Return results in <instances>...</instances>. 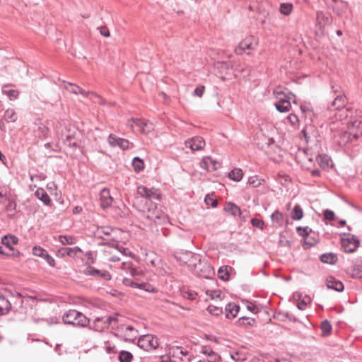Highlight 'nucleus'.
<instances>
[{"label": "nucleus", "mask_w": 362, "mask_h": 362, "mask_svg": "<svg viewBox=\"0 0 362 362\" xmlns=\"http://www.w3.org/2000/svg\"><path fill=\"white\" fill-rule=\"evenodd\" d=\"M185 145L192 151H199L204 147L205 141L202 137L195 136L186 141Z\"/></svg>", "instance_id": "f3484780"}, {"label": "nucleus", "mask_w": 362, "mask_h": 362, "mask_svg": "<svg viewBox=\"0 0 362 362\" xmlns=\"http://www.w3.org/2000/svg\"><path fill=\"white\" fill-rule=\"evenodd\" d=\"M169 354L173 362H190V356L187 351L181 346H173L170 349Z\"/></svg>", "instance_id": "9b49d317"}, {"label": "nucleus", "mask_w": 362, "mask_h": 362, "mask_svg": "<svg viewBox=\"0 0 362 362\" xmlns=\"http://www.w3.org/2000/svg\"><path fill=\"white\" fill-rule=\"evenodd\" d=\"M310 230H311L308 226H306V227L298 226L296 228V231H297L298 234L302 237H305V236L308 235Z\"/></svg>", "instance_id": "5fc2aeb1"}, {"label": "nucleus", "mask_w": 362, "mask_h": 362, "mask_svg": "<svg viewBox=\"0 0 362 362\" xmlns=\"http://www.w3.org/2000/svg\"><path fill=\"white\" fill-rule=\"evenodd\" d=\"M287 120L293 126H295L296 124H297L299 121L298 116L295 114H290L287 117Z\"/></svg>", "instance_id": "052dcab7"}, {"label": "nucleus", "mask_w": 362, "mask_h": 362, "mask_svg": "<svg viewBox=\"0 0 362 362\" xmlns=\"http://www.w3.org/2000/svg\"><path fill=\"white\" fill-rule=\"evenodd\" d=\"M320 260L324 263L334 264L337 261V257L334 253H326L320 256Z\"/></svg>", "instance_id": "72a5a7b5"}, {"label": "nucleus", "mask_w": 362, "mask_h": 362, "mask_svg": "<svg viewBox=\"0 0 362 362\" xmlns=\"http://www.w3.org/2000/svg\"><path fill=\"white\" fill-rule=\"evenodd\" d=\"M137 288L148 293H154L156 291L154 286L148 283L138 284Z\"/></svg>", "instance_id": "8fccbe9b"}, {"label": "nucleus", "mask_w": 362, "mask_h": 362, "mask_svg": "<svg viewBox=\"0 0 362 362\" xmlns=\"http://www.w3.org/2000/svg\"><path fill=\"white\" fill-rule=\"evenodd\" d=\"M293 9V6L291 3H281L279 6V11L281 14L288 16H289Z\"/></svg>", "instance_id": "473e14b6"}, {"label": "nucleus", "mask_w": 362, "mask_h": 362, "mask_svg": "<svg viewBox=\"0 0 362 362\" xmlns=\"http://www.w3.org/2000/svg\"><path fill=\"white\" fill-rule=\"evenodd\" d=\"M2 93L7 95L10 100H16L18 97V91L15 89H9L8 86H5L2 88Z\"/></svg>", "instance_id": "4c0bfd02"}, {"label": "nucleus", "mask_w": 362, "mask_h": 362, "mask_svg": "<svg viewBox=\"0 0 362 362\" xmlns=\"http://www.w3.org/2000/svg\"><path fill=\"white\" fill-rule=\"evenodd\" d=\"M264 180L258 178L257 176L250 177L247 183L253 187H257L262 185Z\"/></svg>", "instance_id": "09e8293b"}, {"label": "nucleus", "mask_w": 362, "mask_h": 362, "mask_svg": "<svg viewBox=\"0 0 362 362\" xmlns=\"http://www.w3.org/2000/svg\"><path fill=\"white\" fill-rule=\"evenodd\" d=\"M322 335H329L332 331V325L327 320H324L321 324Z\"/></svg>", "instance_id": "de8ad7c7"}, {"label": "nucleus", "mask_w": 362, "mask_h": 362, "mask_svg": "<svg viewBox=\"0 0 362 362\" xmlns=\"http://www.w3.org/2000/svg\"><path fill=\"white\" fill-rule=\"evenodd\" d=\"M120 268L127 274L136 278L139 276V272L133 266L132 262H124L121 264Z\"/></svg>", "instance_id": "4be33fe9"}, {"label": "nucleus", "mask_w": 362, "mask_h": 362, "mask_svg": "<svg viewBox=\"0 0 362 362\" xmlns=\"http://www.w3.org/2000/svg\"><path fill=\"white\" fill-rule=\"evenodd\" d=\"M346 104V98L344 95H337L334 100L332 101L331 105H328L329 110H341L344 109ZM347 112V110H342V112L339 113V115L337 116L339 117V119L340 121H342L343 118H346L347 117V114L346 113Z\"/></svg>", "instance_id": "9d476101"}, {"label": "nucleus", "mask_w": 362, "mask_h": 362, "mask_svg": "<svg viewBox=\"0 0 362 362\" xmlns=\"http://www.w3.org/2000/svg\"><path fill=\"white\" fill-rule=\"evenodd\" d=\"M346 128L352 134V137L357 139L362 135V117H351L346 122Z\"/></svg>", "instance_id": "1a4fd4ad"}, {"label": "nucleus", "mask_w": 362, "mask_h": 362, "mask_svg": "<svg viewBox=\"0 0 362 362\" xmlns=\"http://www.w3.org/2000/svg\"><path fill=\"white\" fill-rule=\"evenodd\" d=\"M331 4L334 11L338 16H344L348 10V4L342 0H332Z\"/></svg>", "instance_id": "6ab92c4d"}, {"label": "nucleus", "mask_w": 362, "mask_h": 362, "mask_svg": "<svg viewBox=\"0 0 362 362\" xmlns=\"http://www.w3.org/2000/svg\"><path fill=\"white\" fill-rule=\"evenodd\" d=\"M332 18L329 15L325 14L322 11H317L316 17V25L322 30L325 25L331 23Z\"/></svg>", "instance_id": "aec40b11"}, {"label": "nucleus", "mask_w": 362, "mask_h": 362, "mask_svg": "<svg viewBox=\"0 0 362 362\" xmlns=\"http://www.w3.org/2000/svg\"><path fill=\"white\" fill-rule=\"evenodd\" d=\"M274 95L278 100L275 103L276 110L280 112H286L289 111L291 104L290 97L286 95L284 92L278 90H274Z\"/></svg>", "instance_id": "423d86ee"}, {"label": "nucleus", "mask_w": 362, "mask_h": 362, "mask_svg": "<svg viewBox=\"0 0 362 362\" xmlns=\"http://www.w3.org/2000/svg\"><path fill=\"white\" fill-rule=\"evenodd\" d=\"M187 260L185 262L187 267L189 268L191 271H194V268H196L198 264L202 262V259L199 255L189 253L187 255Z\"/></svg>", "instance_id": "412c9836"}, {"label": "nucleus", "mask_w": 362, "mask_h": 362, "mask_svg": "<svg viewBox=\"0 0 362 362\" xmlns=\"http://www.w3.org/2000/svg\"><path fill=\"white\" fill-rule=\"evenodd\" d=\"M204 90L205 87L204 86H199L194 89L193 95L201 98L203 95Z\"/></svg>", "instance_id": "680f3d73"}, {"label": "nucleus", "mask_w": 362, "mask_h": 362, "mask_svg": "<svg viewBox=\"0 0 362 362\" xmlns=\"http://www.w3.org/2000/svg\"><path fill=\"white\" fill-rule=\"evenodd\" d=\"M126 318L123 316L120 323H116L117 325L115 328L121 336H122L127 341H132L138 336V331L132 325L125 324Z\"/></svg>", "instance_id": "39448f33"}, {"label": "nucleus", "mask_w": 362, "mask_h": 362, "mask_svg": "<svg viewBox=\"0 0 362 362\" xmlns=\"http://www.w3.org/2000/svg\"><path fill=\"white\" fill-rule=\"evenodd\" d=\"M153 130V123L148 122V121H145L144 120V122L142 124V126L140 129V132L142 134H148L149 132H151V131Z\"/></svg>", "instance_id": "a18cd8bd"}, {"label": "nucleus", "mask_w": 362, "mask_h": 362, "mask_svg": "<svg viewBox=\"0 0 362 362\" xmlns=\"http://www.w3.org/2000/svg\"><path fill=\"white\" fill-rule=\"evenodd\" d=\"M143 122L144 119L132 117L127 121V125L133 131L140 132Z\"/></svg>", "instance_id": "c756f323"}, {"label": "nucleus", "mask_w": 362, "mask_h": 362, "mask_svg": "<svg viewBox=\"0 0 362 362\" xmlns=\"http://www.w3.org/2000/svg\"><path fill=\"white\" fill-rule=\"evenodd\" d=\"M251 224L252 226L258 228L261 230H263L264 226V223L262 220L255 218L251 219Z\"/></svg>", "instance_id": "4d7b16f0"}, {"label": "nucleus", "mask_w": 362, "mask_h": 362, "mask_svg": "<svg viewBox=\"0 0 362 362\" xmlns=\"http://www.w3.org/2000/svg\"><path fill=\"white\" fill-rule=\"evenodd\" d=\"M271 218H272V221L273 222V223L274 224V226L276 227H279L281 226H282L284 221V214L279 211H275L272 215H271Z\"/></svg>", "instance_id": "7c9ffc66"}, {"label": "nucleus", "mask_w": 362, "mask_h": 362, "mask_svg": "<svg viewBox=\"0 0 362 362\" xmlns=\"http://www.w3.org/2000/svg\"><path fill=\"white\" fill-rule=\"evenodd\" d=\"M206 295L209 296L211 299H222V293L220 290H208L206 291Z\"/></svg>", "instance_id": "3c124183"}, {"label": "nucleus", "mask_w": 362, "mask_h": 362, "mask_svg": "<svg viewBox=\"0 0 362 362\" xmlns=\"http://www.w3.org/2000/svg\"><path fill=\"white\" fill-rule=\"evenodd\" d=\"M33 253L35 256L44 258L47 255V252L41 247L35 246L33 249Z\"/></svg>", "instance_id": "603ef678"}, {"label": "nucleus", "mask_w": 362, "mask_h": 362, "mask_svg": "<svg viewBox=\"0 0 362 362\" xmlns=\"http://www.w3.org/2000/svg\"><path fill=\"white\" fill-rule=\"evenodd\" d=\"M59 241L62 245H74L76 243V238L71 235H59Z\"/></svg>", "instance_id": "37998d69"}, {"label": "nucleus", "mask_w": 362, "mask_h": 362, "mask_svg": "<svg viewBox=\"0 0 362 362\" xmlns=\"http://www.w3.org/2000/svg\"><path fill=\"white\" fill-rule=\"evenodd\" d=\"M207 310L211 314L214 315H218L223 312L221 308H219L214 305H209Z\"/></svg>", "instance_id": "864d4df0"}, {"label": "nucleus", "mask_w": 362, "mask_h": 362, "mask_svg": "<svg viewBox=\"0 0 362 362\" xmlns=\"http://www.w3.org/2000/svg\"><path fill=\"white\" fill-rule=\"evenodd\" d=\"M0 255H5L6 256L11 255L9 251L5 248L4 245L0 246Z\"/></svg>", "instance_id": "774afa93"}, {"label": "nucleus", "mask_w": 362, "mask_h": 362, "mask_svg": "<svg viewBox=\"0 0 362 362\" xmlns=\"http://www.w3.org/2000/svg\"><path fill=\"white\" fill-rule=\"evenodd\" d=\"M105 344H106L105 351H106L107 354H110V356H115V354L117 353V349H116L115 346L112 345L108 341L106 342Z\"/></svg>", "instance_id": "6e6d98bb"}, {"label": "nucleus", "mask_w": 362, "mask_h": 362, "mask_svg": "<svg viewBox=\"0 0 362 362\" xmlns=\"http://www.w3.org/2000/svg\"><path fill=\"white\" fill-rule=\"evenodd\" d=\"M98 29L100 30V33L102 35H103L104 37H110V31L106 27H100V28H98Z\"/></svg>", "instance_id": "69168bd1"}, {"label": "nucleus", "mask_w": 362, "mask_h": 362, "mask_svg": "<svg viewBox=\"0 0 362 362\" xmlns=\"http://www.w3.org/2000/svg\"><path fill=\"white\" fill-rule=\"evenodd\" d=\"M11 307L10 301L5 296L0 294V315L6 314Z\"/></svg>", "instance_id": "cd10ccee"}, {"label": "nucleus", "mask_w": 362, "mask_h": 362, "mask_svg": "<svg viewBox=\"0 0 362 362\" xmlns=\"http://www.w3.org/2000/svg\"><path fill=\"white\" fill-rule=\"evenodd\" d=\"M132 166L136 172H140L144 169V164L141 158L135 157L132 160Z\"/></svg>", "instance_id": "c03bdc74"}, {"label": "nucleus", "mask_w": 362, "mask_h": 362, "mask_svg": "<svg viewBox=\"0 0 362 362\" xmlns=\"http://www.w3.org/2000/svg\"><path fill=\"white\" fill-rule=\"evenodd\" d=\"M35 196L39 199L41 202H42L45 205L49 206L51 204V199L45 192V190L42 188H39L36 190L35 193Z\"/></svg>", "instance_id": "c85d7f7f"}, {"label": "nucleus", "mask_w": 362, "mask_h": 362, "mask_svg": "<svg viewBox=\"0 0 362 362\" xmlns=\"http://www.w3.org/2000/svg\"><path fill=\"white\" fill-rule=\"evenodd\" d=\"M344 126L345 123L342 121L333 122L330 126L331 130L335 132L334 138L336 141L341 146L352 141V134H350V132Z\"/></svg>", "instance_id": "7ed1b4c3"}, {"label": "nucleus", "mask_w": 362, "mask_h": 362, "mask_svg": "<svg viewBox=\"0 0 362 362\" xmlns=\"http://www.w3.org/2000/svg\"><path fill=\"white\" fill-rule=\"evenodd\" d=\"M137 195L134 205L139 211L142 212L144 217L156 224L160 225L168 222L166 214L152 202V200L160 198V193L158 189L139 186Z\"/></svg>", "instance_id": "f257e3e1"}, {"label": "nucleus", "mask_w": 362, "mask_h": 362, "mask_svg": "<svg viewBox=\"0 0 362 362\" xmlns=\"http://www.w3.org/2000/svg\"><path fill=\"white\" fill-rule=\"evenodd\" d=\"M243 173L240 168H235L228 174L229 178L236 182L240 181L243 178Z\"/></svg>", "instance_id": "e433bc0d"}, {"label": "nucleus", "mask_w": 362, "mask_h": 362, "mask_svg": "<svg viewBox=\"0 0 362 362\" xmlns=\"http://www.w3.org/2000/svg\"><path fill=\"white\" fill-rule=\"evenodd\" d=\"M239 306L233 303H228L225 308L226 316L227 318H234L239 312Z\"/></svg>", "instance_id": "bb28decb"}, {"label": "nucleus", "mask_w": 362, "mask_h": 362, "mask_svg": "<svg viewBox=\"0 0 362 362\" xmlns=\"http://www.w3.org/2000/svg\"><path fill=\"white\" fill-rule=\"evenodd\" d=\"M257 40L254 36H247L239 43L235 52L239 55L243 53L250 54V51L254 50L257 46Z\"/></svg>", "instance_id": "0eeeda50"}, {"label": "nucleus", "mask_w": 362, "mask_h": 362, "mask_svg": "<svg viewBox=\"0 0 362 362\" xmlns=\"http://www.w3.org/2000/svg\"><path fill=\"white\" fill-rule=\"evenodd\" d=\"M193 272L202 278H209L210 275L214 273L212 267L205 260H202L198 266L194 268Z\"/></svg>", "instance_id": "f8f14e48"}, {"label": "nucleus", "mask_w": 362, "mask_h": 362, "mask_svg": "<svg viewBox=\"0 0 362 362\" xmlns=\"http://www.w3.org/2000/svg\"><path fill=\"white\" fill-rule=\"evenodd\" d=\"M359 245V240L354 237H347L341 239V247L346 252H354Z\"/></svg>", "instance_id": "ddd939ff"}, {"label": "nucleus", "mask_w": 362, "mask_h": 362, "mask_svg": "<svg viewBox=\"0 0 362 362\" xmlns=\"http://www.w3.org/2000/svg\"><path fill=\"white\" fill-rule=\"evenodd\" d=\"M218 163L210 157H204L200 162L202 168L207 171H214L217 169Z\"/></svg>", "instance_id": "5701e85b"}, {"label": "nucleus", "mask_w": 362, "mask_h": 362, "mask_svg": "<svg viewBox=\"0 0 362 362\" xmlns=\"http://www.w3.org/2000/svg\"><path fill=\"white\" fill-rule=\"evenodd\" d=\"M100 206L103 209L110 207L112 204L113 199L110 195V190L107 188H103L100 193Z\"/></svg>", "instance_id": "a211bd4d"}, {"label": "nucleus", "mask_w": 362, "mask_h": 362, "mask_svg": "<svg viewBox=\"0 0 362 362\" xmlns=\"http://www.w3.org/2000/svg\"><path fill=\"white\" fill-rule=\"evenodd\" d=\"M62 320L65 324L82 327H86L90 322L88 317L76 310H69L66 312L63 315Z\"/></svg>", "instance_id": "20e7f679"}, {"label": "nucleus", "mask_w": 362, "mask_h": 362, "mask_svg": "<svg viewBox=\"0 0 362 362\" xmlns=\"http://www.w3.org/2000/svg\"><path fill=\"white\" fill-rule=\"evenodd\" d=\"M137 344L141 349L150 351L155 350L158 346V341L153 335L145 334L139 337Z\"/></svg>", "instance_id": "6e6552de"}, {"label": "nucleus", "mask_w": 362, "mask_h": 362, "mask_svg": "<svg viewBox=\"0 0 362 362\" xmlns=\"http://www.w3.org/2000/svg\"><path fill=\"white\" fill-rule=\"evenodd\" d=\"M122 281L125 286H131V287H134V288H137L138 284H139V283L134 282L129 278H124Z\"/></svg>", "instance_id": "0e129e2a"}, {"label": "nucleus", "mask_w": 362, "mask_h": 362, "mask_svg": "<svg viewBox=\"0 0 362 362\" xmlns=\"http://www.w3.org/2000/svg\"><path fill=\"white\" fill-rule=\"evenodd\" d=\"M303 209L299 205H296L291 211V218L293 220H300L303 218Z\"/></svg>", "instance_id": "ea45409f"}, {"label": "nucleus", "mask_w": 362, "mask_h": 362, "mask_svg": "<svg viewBox=\"0 0 362 362\" xmlns=\"http://www.w3.org/2000/svg\"><path fill=\"white\" fill-rule=\"evenodd\" d=\"M115 230L109 226H103L98 228L95 232V235L98 238L103 240H113L112 233Z\"/></svg>", "instance_id": "2eb2a0df"}, {"label": "nucleus", "mask_w": 362, "mask_h": 362, "mask_svg": "<svg viewBox=\"0 0 362 362\" xmlns=\"http://www.w3.org/2000/svg\"><path fill=\"white\" fill-rule=\"evenodd\" d=\"M150 264L155 269V272L159 275H164L166 271L162 267V261L159 257H154L148 260Z\"/></svg>", "instance_id": "393cba45"}, {"label": "nucleus", "mask_w": 362, "mask_h": 362, "mask_svg": "<svg viewBox=\"0 0 362 362\" xmlns=\"http://www.w3.org/2000/svg\"><path fill=\"white\" fill-rule=\"evenodd\" d=\"M133 355L127 351H121L119 354V362H132Z\"/></svg>", "instance_id": "79ce46f5"}, {"label": "nucleus", "mask_w": 362, "mask_h": 362, "mask_svg": "<svg viewBox=\"0 0 362 362\" xmlns=\"http://www.w3.org/2000/svg\"><path fill=\"white\" fill-rule=\"evenodd\" d=\"M59 252L62 253V255L66 254L68 256L71 257H77L78 253L82 252V250L78 247H74L62 248V250H59Z\"/></svg>", "instance_id": "2f4dec72"}, {"label": "nucleus", "mask_w": 362, "mask_h": 362, "mask_svg": "<svg viewBox=\"0 0 362 362\" xmlns=\"http://www.w3.org/2000/svg\"><path fill=\"white\" fill-rule=\"evenodd\" d=\"M63 82L65 83L64 88L73 94H75V95L81 94L86 97H88V95L91 94V95H95V97L96 98L99 99V97L97 95H95L93 93L86 92L84 90L81 89L79 86H78L74 83H66L65 81H63Z\"/></svg>", "instance_id": "dca6fc26"}, {"label": "nucleus", "mask_w": 362, "mask_h": 362, "mask_svg": "<svg viewBox=\"0 0 362 362\" xmlns=\"http://www.w3.org/2000/svg\"><path fill=\"white\" fill-rule=\"evenodd\" d=\"M2 245L7 249L11 254L13 250V246L18 243V238L13 235H5L1 239Z\"/></svg>", "instance_id": "b1692460"}, {"label": "nucleus", "mask_w": 362, "mask_h": 362, "mask_svg": "<svg viewBox=\"0 0 362 362\" xmlns=\"http://www.w3.org/2000/svg\"><path fill=\"white\" fill-rule=\"evenodd\" d=\"M108 143L111 146L115 147L118 146L122 150L128 149L130 145L128 140L117 137L112 134H110L108 136Z\"/></svg>", "instance_id": "4468645a"}, {"label": "nucleus", "mask_w": 362, "mask_h": 362, "mask_svg": "<svg viewBox=\"0 0 362 362\" xmlns=\"http://www.w3.org/2000/svg\"><path fill=\"white\" fill-rule=\"evenodd\" d=\"M324 218L327 221H332L335 219V214L333 211L330 209H326L323 212Z\"/></svg>", "instance_id": "13d9d810"}, {"label": "nucleus", "mask_w": 362, "mask_h": 362, "mask_svg": "<svg viewBox=\"0 0 362 362\" xmlns=\"http://www.w3.org/2000/svg\"><path fill=\"white\" fill-rule=\"evenodd\" d=\"M225 210L230 213L234 216L240 214V209L233 203L227 204L225 206Z\"/></svg>", "instance_id": "58836bf2"}, {"label": "nucleus", "mask_w": 362, "mask_h": 362, "mask_svg": "<svg viewBox=\"0 0 362 362\" xmlns=\"http://www.w3.org/2000/svg\"><path fill=\"white\" fill-rule=\"evenodd\" d=\"M231 270L230 267L223 266L219 268L218 270V276L219 279L227 281L229 279L230 274L229 271Z\"/></svg>", "instance_id": "c9c22d12"}, {"label": "nucleus", "mask_w": 362, "mask_h": 362, "mask_svg": "<svg viewBox=\"0 0 362 362\" xmlns=\"http://www.w3.org/2000/svg\"><path fill=\"white\" fill-rule=\"evenodd\" d=\"M319 165L323 168H329L332 165V161L327 155L319 156L317 158Z\"/></svg>", "instance_id": "f704fd0d"}, {"label": "nucleus", "mask_w": 362, "mask_h": 362, "mask_svg": "<svg viewBox=\"0 0 362 362\" xmlns=\"http://www.w3.org/2000/svg\"><path fill=\"white\" fill-rule=\"evenodd\" d=\"M327 286L329 289H333L339 292L342 291L344 288L342 282L335 279L332 276L327 279Z\"/></svg>", "instance_id": "a878e982"}, {"label": "nucleus", "mask_w": 362, "mask_h": 362, "mask_svg": "<svg viewBox=\"0 0 362 362\" xmlns=\"http://www.w3.org/2000/svg\"><path fill=\"white\" fill-rule=\"evenodd\" d=\"M230 356L235 361H245L247 359L246 354L240 351L231 352Z\"/></svg>", "instance_id": "49530a36"}, {"label": "nucleus", "mask_w": 362, "mask_h": 362, "mask_svg": "<svg viewBox=\"0 0 362 362\" xmlns=\"http://www.w3.org/2000/svg\"><path fill=\"white\" fill-rule=\"evenodd\" d=\"M4 119L8 122H14L17 120L18 117L13 109H8L4 113Z\"/></svg>", "instance_id": "a19ab883"}, {"label": "nucleus", "mask_w": 362, "mask_h": 362, "mask_svg": "<svg viewBox=\"0 0 362 362\" xmlns=\"http://www.w3.org/2000/svg\"><path fill=\"white\" fill-rule=\"evenodd\" d=\"M204 201L207 205H210L212 207H216L218 204L217 201L212 198L211 197H210L209 194L206 196Z\"/></svg>", "instance_id": "e2e57ef3"}, {"label": "nucleus", "mask_w": 362, "mask_h": 362, "mask_svg": "<svg viewBox=\"0 0 362 362\" xmlns=\"http://www.w3.org/2000/svg\"><path fill=\"white\" fill-rule=\"evenodd\" d=\"M45 259H46L47 262L50 265L51 267H54L55 265V261L53 259L52 257H51L48 253L47 255L44 257Z\"/></svg>", "instance_id": "338daca9"}, {"label": "nucleus", "mask_w": 362, "mask_h": 362, "mask_svg": "<svg viewBox=\"0 0 362 362\" xmlns=\"http://www.w3.org/2000/svg\"><path fill=\"white\" fill-rule=\"evenodd\" d=\"M310 302V298L306 297L303 298V300H300L297 303V307L300 310H304L306 308L308 303Z\"/></svg>", "instance_id": "bf43d9fd"}, {"label": "nucleus", "mask_w": 362, "mask_h": 362, "mask_svg": "<svg viewBox=\"0 0 362 362\" xmlns=\"http://www.w3.org/2000/svg\"><path fill=\"white\" fill-rule=\"evenodd\" d=\"M122 319L123 315L117 313L107 316L98 317L93 320L90 328L98 332H101L108 327L115 329L117 326L116 323H120Z\"/></svg>", "instance_id": "f03ea898"}]
</instances>
